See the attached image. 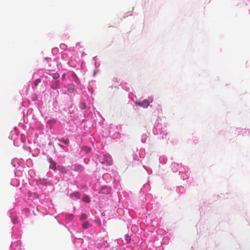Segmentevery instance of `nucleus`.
Here are the masks:
<instances>
[{"instance_id": "0eeeda50", "label": "nucleus", "mask_w": 250, "mask_h": 250, "mask_svg": "<svg viewBox=\"0 0 250 250\" xmlns=\"http://www.w3.org/2000/svg\"><path fill=\"white\" fill-rule=\"evenodd\" d=\"M87 218V215L85 213H83L80 217L81 220H85Z\"/></svg>"}, {"instance_id": "f257e3e1", "label": "nucleus", "mask_w": 250, "mask_h": 250, "mask_svg": "<svg viewBox=\"0 0 250 250\" xmlns=\"http://www.w3.org/2000/svg\"><path fill=\"white\" fill-rule=\"evenodd\" d=\"M136 104L142 106L144 108H146L149 104V102L147 100H144L142 102H137L136 103Z\"/></svg>"}, {"instance_id": "2eb2a0df", "label": "nucleus", "mask_w": 250, "mask_h": 250, "mask_svg": "<svg viewBox=\"0 0 250 250\" xmlns=\"http://www.w3.org/2000/svg\"><path fill=\"white\" fill-rule=\"evenodd\" d=\"M73 217V216L71 215H70V217L72 218Z\"/></svg>"}, {"instance_id": "39448f33", "label": "nucleus", "mask_w": 250, "mask_h": 250, "mask_svg": "<svg viewBox=\"0 0 250 250\" xmlns=\"http://www.w3.org/2000/svg\"><path fill=\"white\" fill-rule=\"evenodd\" d=\"M83 169V167L81 165H76L75 167V170L76 171H81Z\"/></svg>"}, {"instance_id": "20e7f679", "label": "nucleus", "mask_w": 250, "mask_h": 250, "mask_svg": "<svg viewBox=\"0 0 250 250\" xmlns=\"http://www.w3.org/2000/svg\"><path fill=\"white\" fill-rule=\"evenodd\" d=\"M82 226L84 229H88L90 227V224L88 222L85 221L83 223Z\"/></svg>"}, {"instance_id": "ddd939ff", "label": "nucleus", "mask_w": 250, "mask_h": 250, "mask_svg": "<svg viewBox=\"0 0 250 250\" xmlns=\"http://www.w3.org/2000/svg\"><path fill=\"white\" fill-rule=\"evenodd\" d=\"M41 82V80L40 79H37L35 82L34 84L35 85H37L39 83Z\"/></svg>"}, {"instance_id": "4468645a", "label": "nucleus", "mask_w": 250, "mask_h": 250, "mask_svg": "<svg viewBox=\"0 0 250 250\" xmlns=\"http://www.w3.org/2000/svg\"><path fill=\"white\" fill-rule=\"evenodd\" d=\"M48 123L53 125L55 123V122L54 121H48Z\"/></svg>"}, {"instance_id": "1a4fd4ad", "label": "nucleus", "mask_w": 250, "mask_h": 250, "mask_svg": "<svg viewBox=\"0 0 250 250\" xmlns=\"http://www.w3.org/2000/svg\"><path fill=\"white\" fill-rule=\"evenodd\" d=\"M61 141L64 144L66 145L67 146H68L69 141L68 139H62Z\"/></svg>"}, {"instance_id": "6e6552de", "label": "nucleus", "mask_w": 250, "mask_h": 250, "mask_svg": "<svg viewBox=\"0 0 250 250\" xmlns=\"http://www.w3.org/2000/svg\"><path fill=\"white\" fill-rule=\"evenodd\" d=\"M71 196L73 197L74 196L76 198H80V194L79 193H74L71 195Z\"/></svg>"}, {"instance_id": "423d86ee", "label": "nucleus", "mask_w": 250, "mask_h": 250, "mask_svg": "<svg viewBox=\"0 0 250 250\" xmlns=\"http://www.w3.org/2000/svg\"><path fill=\"white\" fill-rule=\"evenodd\" d=\"M58 169L62 173H65L66 172L65 168L62 166H58Z\"/></svg>"}, {"instance_id": "f8f14e48", "label": "nucleus", "mask_w": 250, "mask_h": 250, "mask_svg": "<svg viewBox=\"0 0 250 250\" xmlns=\"http://www.w3.org/2000/svg\"><path fill=\"white\" fill-rule=\"evenodd\" d=\"M59 77V74L58 73H55L53 74V78L54 79H57Z\"/></svg>"}, {"instance_id": "f03ea898", "label": "nucleus", "mask_w": 250, "mask_h": 250, "mask_svg": "<svg viewBox=\"0 0 250 250\" xmlns=\"http://www.w3.org/2000/svg\"><path fill=\"white\" fill-rule=\"evenodd\" d=\"M110 190L107 187H103L99 191L100 193L108 194L110 193Z\"/></svg>"}, {"instance_id": "9d476101", "label": "nucleus", "mask_w": 250, "mask_h": 250, "mask_svg": "<svg viewBox=\"0 0 250 250\" xmlns=\"http://www.w3.org/2000/svg\"><path fill=\"white\" fill-rule=\"evenodd\" d=\"M82 149L84 150L86 153L89 152L90 151V148L87 146H83Z\"/></svg>"}, {"instance_id": "7ed1b4c3", "label": "nucleus", "mask_w": 250, "mask_h": 250, "mask_svg": "<svg viewBox=\"0 0 250 250\" xmlns=\"http://www.w3.org/2000/svg\"><path fill=\"white\" fill-rule=\"evenodd\" d=\"M50 168L55 170L56 169V163L54 161H50Z\"/></svg>"}, {"instance_id": "9b49d317", "label": "nucleus", "mask_w": 250, "mask_h": 250, "mask_svg": "<svg viewBox=\"0 0 250 250\" xmlns=\"http://www.w3.org/2000/svg\"><path fill=\"white\" fill-rule=\"evenodd\" d=\"M83 201L85 202H87V203H88L90 201V200L88 198V196H84L83 199Z\"/></svg>"}]
</instances>
